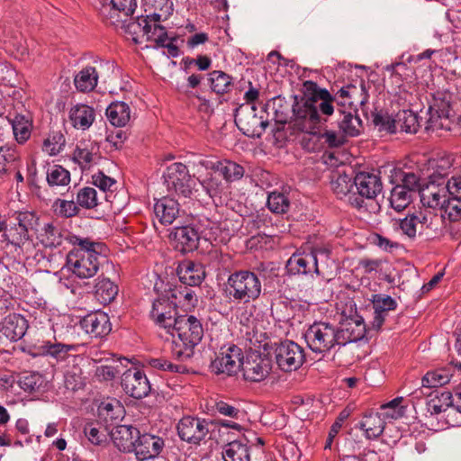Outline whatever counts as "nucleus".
I'll return each mask as SVG.
<instances>
[{
	"instance_id": "obj_1",
	"label": "nucleus",
	"mask_w": 461,
	"mask_h": 461,
	"mask_svg": "<svg viewBox=\"0 0 461 461\" xmlns=\"http://www.w3.org/2000/svg\"><path fill=\"white\" fill-rule=\"evenodd\" d=\"M304 86L311 91V95L304 94L302 97H294L293 104L294 118L291 122L293 128L298 131L312 133L321 122V114L331 115L334 112L333 102L338 105L359 106L366 113L369 95L364 81L359 85H348L341 87L334 96L326 89H321L317 84L307 81Z\"/></svg>"
},
{
	"instance_id": "obj_2",
	"label": "nucleus",
	"mask_w": 461,
	"mask_h": 461,
	"mask_svg": "<svg viewBox=\"0 0 461 461\" xmlns=\"http://www.w3.org/2000/svg\"><path fill=\"white\" fill-rule=\"evenodd\" d=\"M167 332L172 338V354L179 360L190 358L203 336L201 321L193 315H178Z\"/></svg>"
},
{
	"instance_id": "obj_3",
	"label": "nucleus",
	"mask_w": 461,
	"mask_h": 461,
	"mask_svg": "<svg viewBox=\"0 0 461 461\" xmlns=\"http://www.w3.org/2000/svg\"><path fill=\"white\" fill-rule=\"evenodd\" d=\"M429 118L425 122L427 131L445 130L450 131L456 121L453 109L454 95L447 89H438L429 94Z\"/></svg>"
},
{
	"instance_id": "obj_4",
	"label": "nucleus",
	"mask_w": 461,
	"mask_h": 461,
	"mask_svg": "<svg viewBox=\"0 0 461 461\" xmlns=\"http://www.w3.org/2000/svg\"><path fill=\"white\" fill-rule=\"evenodd\" d=\"M261 290V281L254 272L240 270L229 276L224 292L230 302L246 304L256 301Z\"/></svg>"
},
{
	"instance_id": "obj_5",
	"label": "nucleus",
	"mask_w": 461,
	"mask_h": 461,
	"mask_svg": "<svg viewBox=\"0 0 461 461\" xmlns=\"http://www.w3.org/2000/svg\"><path fill=\"white\" fill-rule=\"evenodd\" d=\"M338 326L328 321H314L304 332L309 348L318 354H327L339 346Z\"/></svg>"
},
{
	"instance_id": "obj_6",
	"label": "nucleus",
	"mask_w": 461,
	"mask_h": 461,
	"mask_svg": "<svg viewBox=\"0 0 461 461\" xmlns=\"http://www.w3.org/2000/svg\"><path fill=\"white\" fill-rule=\"evenodd\" d=\"M330 249L324 247L312 249L310 252L294 253L288 259L285 268L289 275L320 276L319 263L326 262L330 257Z\"/></svg>"
},
{
	"instance_id": "obj_7",
	"label": "nucleus",
	"mask_w": 461,
	"mask_h": 461,
	"mask_svg": "<svg viewBox=\"0 0 461 461\" xmlns=\"http://www.w3.org/2000/svg\"><path fill=\"white\" fill-rule=\"evenodd\" d=\"M255 104L240 105L235 113V123L238 128L247 136L259 138L268 126V119L264 117L266 111L261 106L259 113H257Z\"/></svg>"
},
{
	"instance_id": "obj_8",
	"label": "nucleus",
	"mask_w": 461,
	"mask_h": 461,
	"mask_svg": "<svg viewBox=\"0 0 461 461\" xmlns=\"http://www.w3.org/2000/svg\"><path fill=\"white\" fill-rule=\"evenodd\" d=\"M104 258L100 251L72 249L67 256L66 267L78 278H91L98 272Z\"/></svg>"
},
{
	"instance_id": "obj_9",
	"label": "nucleus",
	"mask_w": 461,
	"mask_h": 461,
	"mask_svg": "<svg viewBox=\"0 0 461 461\" xmlns=\"http://www.w3.org/2000/svg\"><path fill=\"white\" fill-rule=\"evenodd\" d=\"M163 177L169 191H174L184 198L192 196L195 182L185 164L181 162L172 163L167 167Z\"/></svg>"
},
{
	"instance_id": "obj_10",
	"label": "nucleus",
	"mask_w": 461,
	"mask_h": 461,
	"mask_svg": "<svg viewBox=\"0 0 461 461\" xmlns=\"http://www.w3.org/2000/svg\"><path fill=\"white\" fill-rule=\"evenodd\" d=\"M275 357L278 367L284 372L299 369L305 361L304 349L293 340H284L275 348Z\"/></svg>"
},
{
	"instance_id": "obj_11",
	"label": "nucleus",
	"mask_w": 461,
	"mask_h": 461,
	"mask_svg": "<svg viewBox=\"0 0 461 461\" xmlns=\"http://www.w3.org/2000/svg\"><path fill=\"white\" fill-rule=\"evenodd\" d=\"M242 361V351L238 346H222L215 359L212 361L211 369L217 375H233L240 369Z\"/></svg>"
},
{
	"instance_id": "obj_12",
	"label": "nucleus",
	"mask_w": 461,
	"mask_h": 461,
	"mask_svg": "<svg viewBox=\"0 0 461 461\" xmlns=\"http://www.w3.org/2000/svg\"><path fill=\"white\" fill-rule=\"evenodd\" d=\"M178 437L188 444L199 445L209 434V422L204 419L185 416L176 425Z\"/></svg>"
},
{
	"instance_id": "obj_13",
	"label": "nucleus",
	"mask_w": 461,
	"mask_h": 461,
	"mask_svg": "<svg viewBox=\"0 0 461 461\" xmlns=\"http://www.w3.org/2000/svg\"><path fill=\"white\" fill-rule=\"evenodd\" d=\"M176 306L177 302L172 299L168 292H167L165 296L155 300L152 303L150 318L167 334L171 330L170 329L174 325L175 318H177Z\"/></svg>"
},
{
	"instance_id": "obj_14",
	"label": "nucleus",
	"mask_w": 461,
	"mask_h": 461,
	"mask_svg": "<svg viewBox=\"0 0 461 461\" xmlns=\"http://www.w3.org/2000/svg\"><path fill=\"white\" fill-rule=\"evenodd\" d=\"M271 367V360L267 356L252 352L243 358L240 369L245 380L261 382L268 376Z\"/></svg>"
},
{
	"instance_id": "obj_15",
	"label": "nucleus",
	"mask_w": 461,
	"mask_h": 461,
	"mask_svg": "<svg viewBox=\"0 0 461 461\" xmlns=\"http://www.w3.org/2000/svg\"><path fill=\"white\" fill-rule=\"evenodd\" d=\"M121 384L124 392L136 399L146 397L151 390L146 375L136 367L130 368L122 374Z\"/></svg>"
},
{
	"instance_id": "obj_16",
	"label": "nucleus",
	"mask_w": 461,
	"mask_h": 461,
	"mask_svg": "<svg viewBox=\"0 0 461 461\" xmlns=\"http://www.w3.org/2000/svg\"><path fill=\"white\" fill-rule=\"evenodd\" d=\"M441 182L436 183L430 180L426 185L420 189V202L424 206L429 208L442 209L448 197L447 188L443 178Z\"/></svg>"
},
{
	"instance_id": "obj_17",
	"label": "nucleus",
	"mask_w": 461,
	"mask_h": 461,
	"mask_svg": "<svg viewBox=\"0 0 461 461\" xmlns=\"http://www.w3.org/2000/svg\"><path fill=\"white\" fill-rule=\"evenodd\" d=\"M355 191L357 196L363 200L375 199L383 190V184L377 174L370 172H358L354 176Z\"/></svg>"
},
{
	"instance_id": "obj_18",
	"label": "nucleus",
	"mask_w": 461,
	"mask_h": 461,
	"mask_svg": "<svg viewBox=\"0 0 461 461\" xmlns=\"http://www.w3.org/2000/svg\"><path fill=\"white\" fill-rule=\"evenodd\" d=\"M331 188L334 194L339 199H347L348 203L356 208H361L364 201L361 197L357 196L355 191L354 176L339 173L336 179L331 181Z\"/></svg>"
},
{
	"instance_id": "obj_19",
	"label": "nucleus",
	"mask_w": 461,
	"mask_h": 461,
	"mask_svg": "<svg viewBox=\"0 0 461 461\" xmlns=\"http://www.w3.org/2000/svg\"><path fill=\"white\" fill-rule=\"evenodd\" d=\"M165 447V441L162 438L149 434L139 432L134 453L138 459L144 461L158 456Z\"/></svg>"
},
{
	"instance_id": "obj_20",
	"label": "nucleus",
	"mask_w": 461,
	"mask_h": 461,
	"mask_svg": "<svg viewBox=\"0 0 461 461\" xmlns=\"http://www.w3.org/2000/svg\"><path fill=\"white\" fill-rule=\"evenodd\" d=\"M366 324L362 317L349 318L338 326L339 346L357 342L365 337Z\"/></svg>"
},
{
	"instance_id": "obj_21",
	"label": "nucleus",
	"mask_w": 461,
	"mask_h": 461,
	"mask_svg": "<svg viewBox=\"0 0 461 461\" xmlns=\"http://www.w3.org/2000/svg\"><path fill=\"white\" fill-rule=\"evenodd\" d=\"M370 301L374 310V317L370 325L373 330H379L388 316L389 312L396 309L397 303L390 295L384 294H373Z\"/></svg>"
},
{
	"instance_id": "obj_22",
	"label": "nucleus",
	"mask_w": 461,
	"mask_h": 461,
	"mask_svg": "<svg viewBox=\"0 0 461 461\" xmlns=\"http://www.w3.org/2000/svg\"><path fill=\"white\" fill-rule=\"evenodd\" d=\"M170 236L174 249L183 254L198 248L200 237L197 230L191 226L177 227Z\"/></svg>"
},
{
	"instance_id": "obj_23",
	"label": "nucleus",
	"mask_w": 461,
	"mask_h": 461,
	"mask_svg": "<svg viewBox=\"0 0 461 461\" xmlns=\"http://www.w3.org/2000/svg\"><path fill=\"white\" fill-rule=\"evenodd\" d=\"M80 327L93 338L104 337L112 330L108 315L100 311L86 315L80 321Z\"/></svg>"
},
{
	"instance_id": "obj_24",
	"label": "nucleus",
	"mask_w": 461,
	"mask_h": 461,
	"mask_svg": "<svg viewBox=\"0 0 461 461\" xmlns=\"http://www.w3.org/2000/svg\"><path fill=\"white\" fill-rule=\"evenodd\" d=\"M140 430L131 425H118L111 431V438L122 452H133Z\"/></svg>"
},
{
	"instance_id": "obj_25",
	"label": "nucleus",
	"mask_w": 461,
	"mask_h": 461,
	"mask_svg": "<svg viewBox=\"0 0 461 461\" xmlns=\"http://www.w3.org/2000/svg\"><path fill=\"white\" fill-rule=\"evenodd\" d=\"M176 274L181 283L189 286L201 285L205 277L203 265L191 260L180 262L176 268Z\"/></svg>"
},
{
	"instance_id": "obj_26",
	"label": "nucleus",
	"mask_w": 461,
	"mask_h": 461,
	"mask_svg": "<svg viewBox=\"0 0 461 461\" xmlns=\"http://www.w3.org/2000/svg\"><path fill=\"white\" fill-rule=\"evenodd\" d=\"M17 220L18 223L10 229L9 234L5 233L3 237L9 243L20 246L30 240L29 229L32 226V215L22 212L18 215Z\"/></svg>"
},
{
	"instance_id": "obj_27",
	"label": "nucleus",
	"mask_w": 461,
	"mask_h": 461,
	"mask_svg": "<svg viewBox=\"0 0 461 461\" xmlns=\"http://www.w3.org/2000/svg\"><path fill=\"white\" fill-rule=\"evenodd\" d=\"M27 329V320L21 314L12 313L5 318L1 332L11 341H17L25 335Z\"/></svg>"
},
{
	"instance_id": "obj_28",
	"label": "nucleus",
	"mask_w": 461,
	"mask_h": 461,
	"mask_svg": "<svg viewBox=\"0 0 461 461\" xmlns=\"http://www.w3.org/2000/svg\"><path fill=\"white\" fill-rule=\"evenodd\" d=\"M21 164L20 155L13 146L0 147V176L3 181L10 178L16 166Z\"/></svg>"
},
{
	"instance_id": "obj_29",
	"label": "nucleus",
	"mask_w": 461,
	"mask_h": 461,
	"mask_svg": "<svg viewBox=\"0 0 461 461\" xmlns=\"http://www.w3.org/2000/svg\"><path fill=\"white\" fill-rule=\"evenodd\" d=\"M154 212L161 223L171 224L179 213V204L174 198L165 196L155 203Z\"/></svg>"
},
{
	"instance_id": "obj_30",
	"label": "nucleus",
	"mask_w": 461,
	"mask_h": 461,
	"mask_svg": "<svg viewBox=\"0 0 461 461\" xmlns=\"http://www.w3.org/2000/svg\"><path fill=\"white\" fill-rule=\"evenodd\" d=\"M451 374L448 369L440 368L428 372L421 380V388L411 393L414 398L421 397L422 388L431 389L447 384L450 381Z\"/></svg>"
},
{
	"instance_id": "obj_31",
	"label": "nucleus",
	"mask_w": 461,
	"mask_h": 461,
	"mask_svg": "<svg viewBox=\"0 0 461 461\" xmlns=\"http://www.w3.org/2000/svg\"><path fill=\"white\" fill-rule=\"evenodd\" d=\"M385 420L379 412H369L363 416L359 428L364 431L367 439L380 437L384 429Z\"/></svg>"
},
{
	"instance_id": "obj_32",
	"label": "nucleus",
	"mask_w": 461,
	"mask_h": 461,
	"mask_svg": "<svg viewBox=\"0 0 461 461\" xmlns=\"http://www.w3.org/2000/svg\"><path fill=\"white\" fill-rule=\"evenodd\" d=\"M95 116L94 109L86 104H76L69 111V120L77 129H88L93 124Z\"/></svg>"
},
{
	"instance_id": "obj_33",
	"label": "nucleus",
	"mask_w": 461,
	"mask_h": 461,
	"mask_svg": "<svg viewBox=\"0 0 461 461\" xmlns=\"http://www.w3.org/2000/svg\"><path fill=\"white\" fill-rule=\"evenodd\" d=\"M98 149L95 142L80 141L74 151V158L82 167L89 168L99 158Z\"/></svg>"
},
{
	"instance_id": "obj_34",
	"label": "nucleus",
	"mask_w": 461,
	"mask_h": 461,
	"mask_svg": "<svg viewBox=\"0 0 461 461\" xmlns=\"http://www.w3.org/2000/svg\"><path fill=\"white\" fill-rule=\"evenodd\" d=\"M224 461H250L249 446L245 440H233L223 446Z\"/></svg>"
},
{
	"instance_id": "obj_35",
	"label": "nucleus",
	"mask_w": 461,
	"mask_h": 461,
	"mask_svg": "<svg viewBox=\"0 0 461 461\" xmlns=\"http://www.w3.org/2000/svg\"><path fill=\"white\" fill-rule=\"evenodd\" d=\"M98 77L95 67L86 66L75 76L74 85L80 92H90L96 86Z\"/></svg>"
},
{
	"instance_id": "obj_36",
	"label": "nucleus",
	"mask_w": 461,
	"mask_h": 461,
	"mask_svg": "<svg viewBox=\"0 0 461 461\" xmlns=\"http://www.w3.org/2000/svg\"><path fill=\"white\" fill-rule=\"evenodd\" d=\"M338 111L339 113V118L338 119L339 131L349 137L357 136L362 130V122L359 117L351 112L341 109Z\"/></svg>"
},
{
	"instance_id": "obj_37",
	"label": "nucleus",
	"mask_w": 461,
	"mask_h": 461,
	"mask_svg": "<svg viewBox=\"0 0 461 461\" xmlns=\"http://www.w3.org/2000/svg\"><path fill=\"white\" fill-rule=\"evenodd\" d=\"M106 116L109 122L117 128L124 127L131 119V110L124 102L111 104L106 109Z\"/></svg>"
},
{
	"instance_id": "obj_38",
	"label": "nucleus",
	"mask_w": 461,
	"mask_h": 461,
	"mask_svg": "<svg viewBox=\"0 0 461 461\" xmlns=\"http://www.w3.org/2000/svg\"><path fill=\"white\" fill-rule=\"evenodd\" d=\"M14 138L18 143L26 142L31 137L32 122L30 115L16 114L13 119H9Z\"/></svg>"
},
{
	"instance_id": "obj_39",
	"label": "nucleus",
	"mask_w": 461,
	"mask_h": 461,
	"mask_svg": "<svg viewBox=\"0 0 461 461\" xmlns=\"http://www.w3.org/2000/svg\"><path fill=\"white\" fill-rule=\"evenodd\" d=\"M397 132L416 133L421 126L418 115L411 110H402L395 115Z\"/></svg>"
},
{
	"instance_id": "obj_40",
	"label": "nucleus",
	"mask_w": 461,
	"mask_h": 461,
	"mask_svg": "<svg viewBox=\"0 0 461 461\" xmlns=\"http://www.w3.org/2000/svg\"><path fill=\"white\" fill-rule=\"evenodd\" d=\"M430 399L426 403V411L430 416H438L444 414L447 407L453 402V393L448 391L437 393L435 395L429 394Z\"/></svg>"
},
{
	"instance_id": "obj_41",
	"label": "nucleus",
	"mask_w": 461,
	"mask_h": 461,
	"mask_svg": "<svg viewBox=\"0 0 461 461\" xmlns=\"http://www.w3.org/2000/svg\"><path fill=\"white\" fill-rule=\"evenodd\" d=\"M95 288V295L103 304L110 303L118 294V286L106 277H99Z\"/></svg>"
},
{
	"instance_id": "obj_42",
	"label": "nucleus",
	"mask_w": 461,
	"mask_h": 461,
	"mask_svg": "<svg viewBox=\"0 0 461 461\" xmlns=\"http://www.w3.org/2000/svg\"><path fill=\"white\" fill-rule=\"evenodd\" d=\"M150 22H154L149 15L138 17L136 20L129 22L127 24L123 23L127 33L132 36L135 42H139L140 38L148 36L150 32Z\"/></svg>"
},
{
	"instance_id": "obj_43",
	"label": "nucleus",
	"mask_w": 461,
	"mask_h": 461,
	"mask_svg": "<svg viewBox=\"0 0 461 461\" xmlns=\"http://www.w3.org/2000/svg\"><path fill=\"white\" fill-rule=\"evenodd\" d=\"M145 5L154 11L149 15L154 22L167 20L174 11L172 0H145Z\"/></svg>"
},
{
	"instance_id": "obj_44",
	"label": "nucleus",
	"mask_w": 461,
	"mask_h": 461,
	"mask_svg": "<svg viewBox=\"0 0 461 461\" xmlns=\"http://www.w3.org/2000/svg\"><path fill=\"white\" fill-rule=\"evenodd\" d=\"M216 172L222 176L227 183H231L241 179L245 170L240 164L225 159L219 161V165L216 167Z\"/></svg>"
},
{
	"instance_id": "obj_45",
	"label": "nucleus",
	"mask_w": 461,
	"mask_h": 461,
	"mask_svg": "<svg viewBox=\"0 0 461 461\" xmlns=\"http://www.w3.org/2000/svg\"><path fill=\"white\" fill-rule=\"evenodd\" d=\"M411 201V193L404 186L395 185L390 196L391 206L397 212L404 210Z\"/></svg>"
},
{
	"instance_id": "obj_46",
	"label": "nucleus",
	"mask_w": 461,
	"mask_h": 461,
	"mask_svg": "<svg viewBox=\"0 0 461 461\" xmlns=\"http://www.w3.org/2000/svg\"><path fill=\"white\" fill-rule=\"evenodd\" d=\"M209 80L211 82V88L217 94L228 93L232 86L231 77L220 70H214L209 74Z\"/></svg>"
},
{
	"instance_id": "obj_47",
	"label": "nucleus",
	"mask_w": 461,
	"mask_h": 461,
	"mask_svg": "<svg viewBox=\"0 0 461 461\" xmlns=\"http://www.w3.org/2000/svg\"><path fill=\"white\" fill-rule=\"evenodd\" d=\"M47 182L50 187L66 186L70 182V173L63 167L54 165L47 171Z\"/></svg>"
},
{
	"instance_id": "obj_48",
	"label": "nucleus",
	"mask_w": 461,
	"mask_h": 461,
	"mask_svg": "<svg viewBox=\"0 0 461 461\" xmlns=\"http://www.w3.org/2000/svg\"><path fill=\"white\" fill-rule=\"evenodd\" d=\"M425 86L422 83L417 85H403L400 86L399 95L409 105H414L421 101L424 95Z\"/></svg>"
},
{
	"instance_id": "obj_49",
	"label": "nucleus",
	"mask_w": 461,
	"mask_h": 461,
	"mask_svg": "<svg viewBox=\"0 0 461 461\" xmlns=\"http://www.w3.org/2000/svg\"><path fill=\"white\" fill-rule=\"evenodd\" d=\"M100 15L106 24L120 26L127 22L128 17L113 7V4L108 3L102 5Z\"/></svg>"
},
{
	"instance_id": "obj_50",
	"label": "nucleus",
	"mask_w": 461,
	"mask_h": 461,
	"mask_svg": "<svg viewBox=\"0 0 461 461\" xmlns=\"http://www.w3.org/2000/svg\"><path fill=\"white\" fill-rule=\"evenodd\" d=\"M42 353L55 358L57 361L65 360L70 350L76 348L74 345L47 342L41 346Z\"/></svg>"
},
{
	"instance_id": "obj_51",
	"label": "nucleus",
	"mask_w": 461,
	"mask_h": 461,
	"mask_svg": "<svg viewBox=\"0 0 461 461\" xmlns=\"http://www.w3.org/2000/svg\"><path fill=\"white\" fill-rule=\"evenodd\" d=\"M402 397H396L393 400L382 404L379 412L385 419L397 420L402 418L405 412V407L402 405Z\"/></svg>"
},
{
	"instance_id": "obj_52",
	"label": "nucleus",
	"mask_w": 461,
	"mask_h": 461,
	"mask_svg": "<svg viewBox=\"0 0 461 461\" xmlns=\"http://www.w3.org/2000/svg\"><path fill=\"white\" fill-rule=\"evenodd\" d=\"M267 204L272 212L282 214L288 211L290 201L284 194L272 192L268 194Z\"/></svg>"
},
{
	"instance_id": "obj_53",
	"label": "nucleus",
	"mask_w": 461,
	"mask_h": 461,
	"mask_svg": "<svg viewBox=\"0 0 461 461\" xmlns=\"http://www.w3.org/2000/svg\"><path fill=\"white\" fill-rule=\"evenodd\" d=\"M42 384V376L37 372H24L18 380V384L24 392H36Z\"/></svg>"
},
{
	"instance_id": "obj_54",
	"label": "nucleus",
	"mask_w": 461,
	"mask_h": 461,
	"mask_svg": "<svg viewBox=\"0 0 461 461\" xmlns=\"http://www.w3.org/2000/svg\"><path fill=\"white\" fill-rule=\"evenodd\" d=\"M200 184L206 194L213 200L215 198H221L226 188L224 184L213 175H210L208 177L200 180Z\"/></svg>"
},
{
	"instance_id": "obj_55",
	"label": "nucleus",
	"mask_w": 461,
	"mask_h": 461,
	"mask_svg": "<svg viewBox=\"0 0 461 461\" xmlns=\"http://www.w3.org/2000/svg\"><path fill=\"white\" fill-rule=\"evenodd\" d=\"M78 207L93 209L98 205L97 191L94 187H83L77 194Z\"/></svg>"
},
{
	"instance_id": "obj_56",
	"label": "nucleus",
	"mask_w": 461,
	"mask_h": 461,
	"mask_svg": "<svg viewBox=\"0 0 461 461\" xmlns=\"http://www.w3.org/2000/svg\"><path fill=\"white\" fill-rule=\"evenodd\" d=\"M372 122L380 131H386L388 133H396L395 117L393 118L388 113L382 112L374 113L372 114Z\"/></svg>"
},
{
	"instance_id": "obj_57",
	"label": "nucleus",
	"mask_w": 461,
	"mask_h": 461,
	"mask_svg": "<svg viewBox=\"0 0 461 461\" xmlns=\"http://www.w3.org/2000/svg\"><path fill=\"white\" fill-rule=\"evenodd\" d=\"M52 208L56 214L65 218L74 217L79 212L78 205L73 200L57 199L53 203Z\"/></svg>"
},
{
	"instance_id": "obj_58",
	"label": "nucleus",
	"mask_w": 461,
	"mask_h": 461,
	"mask_svg": "<svg viewBox=\"0 0 461 461\" xmlns=\"http://www.w3.org/2000/svg\"><path fill=\"white\" fill-rule=\"evenodd\" d=\"M42 230V242L46 247H57L61 244L62 238L60 231L52 223L45 224Z\"/></svg>"
},
{
	"instance_id": "obj_59",
	"label": "nucleus",
	"mask_w": 461,
	"mask_h": 461,
	"mask_svg": "<svg viewBox=\"0 0 461 461\" xmlns=\"http://www.w3.org/2000/svg\"><path fill=\"white\" fill-rule=\"evenodd\" d=\"M418 221L415 214H408L403 219H400L397 224L402 230V234L406 235L409 239L413 240L416 237L418 230Z\"/></svg>"
},
{
	"instance_id": "obj_60",
	"label": "nucleus",
	"mask_w": 461,
	"mask_h": 461,
	"mask_svg": "<svg viewBox=\"0 0 461 461\" xmlns=\"http://www.w3.org/2000/svg\"><path fill=\"white\" fill-rule=\"evenodd\" d=\"M441 210L449 221H456L461 220V198L448 196Z\"/></svg>"
},
{
	"instance_id": "obj_61",
	"label": "nucleus",
	"mask_w": 461,
	"mask_h": 461,
	"mask_svg": "<svg viewBox=\"0 0 461 461\" xmlns=\"http://www.w3.org/2000/svg\"><path fill=\"white\" fill-rule=\"evenodd\" d=\"M148 363L151 367L158 370L178 374H182L185 371V366L173 364L163 357L150 358L148 360Z\"/></svg>"
},
{
	"instance_id": "obj_62",
	"label": "nucleus",
	"mask_w": 461,
	"mask_h": 461,
	"mask_svg": "<svg viewBox=\"0 0 461 461\" xmlns=\"http://www.w3.org/2000/svg\"><path fill=\"white\" fill-rule=\"evenodd\" d=\"M283 102V99L276 97L269 100L265 105H262L266 113H267V110L269 109L274 111V119L277 123L280 124H285L288 119L287 115L282 110Z\"/></svg>"
},
{
	"instance_id": "obj_63",
	"label": "nucleus",
	"mask_w": 461,
	"mask_h": 461,
	"mask_svg": "<svg viewBox=\"0 0 461 461\" xmlns=\"http://www.w3.org/2000/svg\"><path fill=\"white\" fill-rule=\"evenodd\" d=\"M65 145V138L60 132H54L43 142L44 149L50 155H57Z\"/></svg>"
},
{
	"instance_id": "obj_64",
	"label": "nucleus",
	"mask_w": 461,
	"mask_h": 461,
	"mask_svg": "<svg viewBox=\"0 0 461 461\" xmlns=\"http://www.w3.org/2000/svg\"><path fill=\"white\" fill-rule=\"evenodd\" d=\"M443 416L446 419V422L450 426L461 425V409L457 408L456 402L453 398V402L447 407Z\"/></svg>"
}]
</instances>
